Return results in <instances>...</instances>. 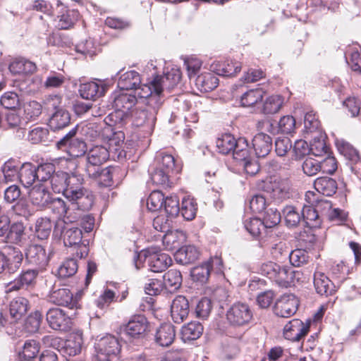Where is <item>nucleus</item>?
<instances>
[{
    "instance_id": "obj_53",
    "label": "nucleus",
    "mask_w": 361,
    "mask_h": 361,
    "mask_svg": "<svg viewBox=\"0 0 361 361\" xmlns=\"http://www.w3.org/2000/svg\"><path fill=\"white\" fill-rule=\"evenodd\" d=\"M263 95L262 89L250 90L242 95L240 102L243 106H252L262 101Z\"/></svg>"
},
{
    "instance_id": "obj_56",
    "label": "nucleus",
    "mask_w": 361,
    "mask_h": 361,
    "mask_svg": "<svg viewBox=\"0 0 361 361\" xmlns=\"http://www.w3.org/2000/svg\"><path fill=\"white\" fill-rule=\"evenodd\" d=\"M283 103V98L279 95H272L268 97L263 106V112L266 114L277 113Z\"/></svg>"
},
{
    "instance_id": "obj_44",
    "label": "nucleus",
    "mask_w": 361,
    "mask_h": 361,
    "mask_svg": "<svg viewBox=\"0 0 361 361\" xmlns=\"http://www.w3.org/2000/svg\"><path fill=\"white\" fill-rule=\"evenodd\" d=\"M302 221L305 226L310 228H317L321 224L319 212L311 204L305 205L302 210Z\"/></svg>"
},
{
    "instance_id": "obj_36",
    "label": "nucleus",
    "mask_w": 361,
    "mask_h": 361,
    "mask_svg": "<svg viewBox=\"0 0 361 361\" xmlns=\"http://www.w3.org/2000/svg\"><path fill=\"white\" fill-rule=\"evenodd\" d=\"M314 187L317 194L330 197L334 195L338 188L336 181L330 177L317 178L314 182Z\"/></svg>"
},
{
    "instance_id": "obj_54",
    "label": "nucleus",
    "mask_w": 361,
    "mask_h": 361,
    "mask_svg": "<svg viewBox=\"0 0 361 361\" xmlns=\"http://www.w3.org/2000/svg\"><path fill=\"white\" fill-rule=\"evenodd\" d=\"M77 260L73 258L64 261L58 268L57 274L60 278H68L73 276L78 271Z\"/></svg>"
},
{
    "instance_id": "obj_8",
    "label": "nucleus",
    "mask_w": 361,
    "mask_h": 361,
    "mask_svg": "<svg viewBox=\"0 0 361 361\" xmlns=\"http://www.w3.org/2000/svg\"><path fill=\"white\" fill-rule=\"evenodd\" d=\"M95 349L94 361H114L120 351V345L116 337L107 335L99 341Z\"/></svg>"
},
{
    "instance_id": "obj_14",
    "label": "nucleus",
    "mask_w": 361,
    "mask_h": 361,
    "mask_svg": "<svg viewBox=\"0 0 361 361\" xmlns=\"http://www.w3.org/2000/svg\"><path fill=\"white\" fill-rule=\"evenodd\" d=\"M27 122L16 111H11L6 114L4 122L3 129L4 130H11L15 139L20 140L26 135V126Z\"/></svg>"
},
{
    "instance_id": "obj_58",
    "label": "nucleus",
    "mask_w": 361,
    "mask_h": 361,
    "mask_svg": "<svg viewBox=\"0 0 361 361\" xmlns=\"http://www.w3.org/2000/svg\"><path fill=\"white\" fill-rule=\"evenodd\" d=\"M163 207L171 218L176 217L180 212L179 200L176 195L167 196L165 198Z\"/></svg>"
},
{
    "instance_id": "obj_10",
    "label": "nucleus",
    "mask_w": 361,
    "mask_h": 361,
    "mask_svg": "<svg viewBox=\"0 0 361 361\" xmlns=\"http://www.w3.org/2000/svg\"><path fill=\"white\" fill-rule=\"evenodd\" d=\"M264 190L271 198L281 202L290 196V183L288 178H271L264 183Z\"/></svg>"
},
{
    "instance_id": "obj_22",
    "label": "nucleus",
    "mask_w": 361,
    "mask_h": 361,
    "mask_svg": "<svg viewBox=\"0 0 361 361\" xmlns=\"http://www.w3.org/2000/svg\"><path fill=\"white\" fill-rule=\"evenodd\" d=\"M190 312L189 302L185 296H176L171 306V315L175 323L183 322L188 316Z\"/></svg>"
},
{
    "instance_id": "obj_29",
    "label": "nucleus",
    "mask_w": 361,
    "mask_h": 361,
    "mask_svg": "<svg viewBox=\"0 0 361 361\" xmlns=\"http://www.w3.org/2000/svg\"><path fill=\"white\" fill-rule=\"evenodd\" d=\"M314 286L317 293L321 295H331L336 291V286L320 271H315L314 274Z\"/></svg>"
},
{
    "instance_id": "obj_37",
    "label": "nucleus",
    "mask_w": 361,
    "mask_h": 361,
    "mask_svg": "<svg viewBox=\"0 0 361 361\" xmlns=\"http://www.w3.org/2000/svg\"><path fill=\"white\" fill-rule=\"evenodd\" d=\"M305 200L314 207L319 213H326L332 207V204L329 200L313 191H307L305 193Z\"/></svg>"
},
{
    "instance_id": "obj_47",
    "label": "nucleus",
    "mask_w": 361,
    "mask_h": 361,
    "mask_svg": "<svg viewBox=\"0 0 361 361\" xmlns=\"http://www.w3.org/2000/svg\"><path fill=\"white\" fill-rule=\"evenodd\" d=\"M53 224L48 217H39L35 221V233L37 238L47 239L50 235Z\"/></svg>"
},
{
    "instance_id": "obj_55",
    "label": "nucleus",
    "mask_w": 361,
    "mask_h": 361,
    "mask_svg": "<svg viewBox=\"0 0 361 361\" xmlns=\"http://www.w3.org/2000/svg\"><path fill=\"white\" fill-rule=\"evenodd\" d=\"M67 173L58 171L50 180L51 188L55 192H62L65 196V192L67 189Z\"/></svg>"
},
{
    "instance_id": "obj_63",
    "label": "nucleus",
    "mask_w": 361,
    "mask_h": 361,
    "mask_svg": "<svg viewBox=\"0 0 361 361\" xmlns=\"http://www.w3.org/2000/svg\"><path fill=\"white\" fill-rule=\"evenodd\" d=\"M262 221L266 228H271L279 224L281 221V214L276 208H268L264 211L263 220Z\"/></svg>"
},
{
    "instance_id": "obj_52",
    "label": "nucleus",
    "mask_w": 361,
    "mask_h": 361,
    "mask_svg": "<svg viewBox=\"0 0 361 361\" xmlns=\"http://www.w3.org/2000/svg\"><path fill=\"white\" fill-rule=\"evenodd\" d=\"M153 165L172 173L175 166V159L171 154L159 152Z\"/></svg>"
},
{
    "instance_id": "obj_11",
    "label": "nucleus",
    "mask_w": 361,
    "mask_h": 361,
    "mask_svg": "<svg viewBox=\"0 0 361 361\" xmlns=\"http://www.w3.org/2000/svg\"><path fill=\"white\" fill-rule=\"evenodd\" d=\"M123 331L131 338L143 339L149 331V324L143 314H135L123 326Z\"/></svg>"
},
{
    "instance_id": "obj_51",
    "label": "nucleus",
    "mask_w": 361,
    "mask_h": 361,
    "mask_svg": "<svg viewBox=\"0 0 361 361\" xmlns=\"http://www.w3.org/2000/svg\"><path fill=\"white\" fill-rule=\"evenodd\" d=\"M35 171L37 180L39 182L50 180L56 173L55 165L50 162L42 163L35 166Z\"/></svg>"
},
{
    "instance_id": "obj_30",
    "label": "nucleus",
    "mask_w": 361,
    "mask_h": 361,
    "mask_svg": "<svg viewBox=\"0 0 361 361\" xmlns=\"http://www.w3.org/2000/svg\"><path fill=\"white\" fill-rule=\"evenodd\" d=\"M200 252L194 245H185L179 248L174 254L177 263L187 265L195 262L199 257Z\"/></svg>"
},
{
    "instance_id": "obj_1",
    "label": "nucleus",
    "mask_w": 361,
    "mask_h": 361,
    "mask_svg": "<svg viewBox=\"0 0 361 361\" xmlns=\"http://www.w3.org/2000/svg\"><path fill=\"white\" fill-rule=\"evenodd\" d=\"M181 78L179 69L172 68L170 71L162 75H155L148 83L143 84L149 87L154 94L152 102L157 106L163 104L165 99L164 91L172 90L177 85Z\"/></svg>"
},
{
    "instance_id": "obj_16",
    "label": "nucleus",
    "mask_w": 361,
    "mask_h": 361,
    "mask_svg": "<svg viewBox=\"0 0 361 361\" xmlns=\"http://www.w3.org/2000/svg\"><path fill=\"white\" fill-rule=\"evenodd\" d=\"M46 319L50 328L56 331H68L71 329V317L60 308H51L46 314Z\"/></svg>"
},
{
    "instance_id": "obj_35",
    "label": "nucleus",
    "mask_w": 361,
    "mask_h": 361,
    "mask_svg": "<svg viewBox=\"0 0 361 361\" xmlns=\"http://www.w3.org/2000/svg\"><path fill=\"white\" fill-rule=\"evenodd\" d=\"M215 262L216 263H219L220 259L219 258H215L214 259L206 262L201 265L193 267L190 271L192 280L201 283H207L209 279L213 264Z\"/></svg>"
},
{
    "instance_id": "obj_5",
    "label": "nucleus",
    "mask_w": 361,
    "mask_h": 361,
    "mask_svg": "<svg viewBox=\"0 0 361 361\" xmlns=\"http://www.w3.org/2000/svg\"><path fill=\"white\" fill-rule=\"evenodd\" d=\"M138 97L136 94L122 93L114 98V106L116 109L114 113H111L104 119L109 125L116 124L122 121L125 113L130 110L137 103Z\"/></svg>"
},
{
    "instance_id": "obj_31",
    "label": "nucleus",
    "mask_w": 361,
    "mask_h": 361,
    "mask_svg": "<svg viewBox=\"0 0 361 361\" xmlns=\"http://www.w3.org/2000/svg\"><path fill=\"white\" fill-rule=\"evenodd\" d=\"M175 336L174 326L171 324L165 323L157 329L155 334V341L160 346L167 347L172 344Z\"/></svg>"
},
{
    "instance_id": "obj_27",
    "label": "nucleus",
    "mask_w": 361,
    "mask_h": 361,
    "mask_svg": "<svg viewBox=\"0 0 361 361\" xmlns=\"http://www.w3.org/2000/svg\"><path fill=\"white\" fill-rule=\"evenodd\" d=\"M8 69L13 75H26L35 72L37 66L35 63L23 57L13 59Z\"/></svg>"
},
{
    "instance_id": "obj_59",
    "label": "nucleus",
    "mask_w": 361,
    "mask_h": 361,
    "mask_svg": "<svg viewBox=\"0 0 361 361\" xmlns=\"http://www.w3.org/2000/svg\"><path fill=\"white\" fill-rule=\"evenodd\" d=\"M166 197L159 190L151 192L147 199V208L152 212H156L163 208Z\"/></svg>"
},
{
    "instance_id": "obj_46",
    "label": "nucleus",
    "mask_w": 361,
    "mask_h": 361,
    "mask_svg": "<svg viewBox=\"0 0 361 361\" xmlns=\"http://www.w3.org/2000/svg\"><path fill=\"white\" fill-rule=\"evenodd\" d=\"M23 255L19 250L13 249L12 252L6 256L5 270L8 274H14L18 271L22 265Z\"/></svg>"
},
{
    "instance_id": "obj_23",
    "label": "nucleus",
    "mask_w": 361,
    "mask_h": 361,
    "mask_svg": "<svg viewBox=\"0 0 361 361\" xmlns=\"http://www.w3.org/2000/svg\"><path fill=\"white\" fill-rule=\"evenodd\" d=\"M29 198L34 206L42 209L50 204L51 195L46 187L42 185H37L29 192Z\"/></svg>"
},
{
    "instance_id": "obj_20",
    "label": "nucleus",
    "mask_w": 361,
    "mask_h": 361,
    "mask_svg": "<svg viewBox=\"0 0 361 361\" xmlns=\"http://www.w3.org/2000/svg\"><path fill=\"white\" fill-rule=\"evenodd\" d=\"M49 301L59 306L68 307L73 309L76 307L77 302L73 299V295L67 288H59L56 289V285L53 286L52 290L49 295Z\"/></svg>"
},
{
    "instance_id": "obj_18",
    "label": "nucleus",
    "mask_w": 361,
    "mask_h": 361,
    "mask_svg": "<svg viewBox=\"0 0 361 361\" xmlns=\"http://www.w3.org/2000/svg\"><path fill=\"white\" fill-rule=\"evenodd\" d=\"M310 321L304 323L298 319L289 321L283 328L284 338L291 341H300L310 331Z\"/></svg>"
},
{
    "instance_id": "obj_9",
    "label": "nucleus",
    "mask_w": 361,
    "mask_h": 361,
    "mask_svg": "<svg viewBox=\"0 0 361 361\" xmlns=\"http://www.w3.org/2000/svg\"><path fill=\"white\" fill-rule=\"evenodd\" d=\"M65 197L70 201L73 212H75V210H77L76 212L88 211L94 204L92 192L85 188L78 189V191L69 190L66 192Z\"/></svg>"
},
{
    "instance_id": "obj_4",
    "label": "nucleus",
    "mask_w": 361,
    "mask_h": 361,
    "mask_svg": "<svg viewBox=\"0 0 361 361\" xmlns=\"http://www.w3.org/2000/svg\"><path fill=\"white\" fill-rule=\"evenodd\" d=\"M61 104V98L57 95L51 97L47 101L48 108L54 111L49 121V126L54 131L61 130L71 123L69 112Z\"/></svg>"
},
{
    "instance_id": "obj_25",
    "label": "nucleus",
    "mask_w": 361,
    "mask_h": 361,
    "mask_svg": "<svg viewBox=\"0 0 361 361\" xmlns=\"http://www.w3.org/2000/svg\"><path fill=\"white\" fill-rule=\"evenodd\" d=\"M241 68L240 62L232 60H226L224 62L215 61L211 65V69L214 73L224 77L235 76L240 71Z\"/></svg>"
},
{
    "instance_id": "obj_48",
    "label": "nucleus",
    "mask_w": 361,
    "mask_h": 361,
    "mask_svg": "<svg viewBox=\"0 0 361 361\" xmlns=\"http://www.w3.org/2000/svg\"><path fill=\"white\" fill-rule=\"evenodd\" d=\"M338 150L346 159L356 163L360 160V155L356 149L352 145L344 140H337L336 142Z\"/></svg>"
},
{
    "instance_id": "obj_40",
    "label": "nucleus",
    "mask_w": 361,
    "mask_h": 361,
    "mask_svg": "<svg viewBox=\"0 0 361 361\" xmlns=\"http://www.w3.org/2000/svg\"><path fill=\"white\" fill-rule=\"evenodd\" d=\"M18 178L25 188L32 185L35 180H37L35 166L30 163L23 164L20 168Z\"/></svg>"
},
{
    "instance_id": "obj_21",
    "label": "nucleus",
    "mask_w": 361,
    "mask_h": 361,
    "mask_svg": "<svg viewBox=\"0 0 361 361\" xmlns=\"http://www.w3.org/2000/svg\"><path fill=\"white\" fill-rule=\"evenodd\" d=\"M109 149L103 145H96L90 149L87 156V161L89 163L93 164L102 165L103 163L106 161L109 157L110 152L114 149L117 151V147L114 139L109 140Z\"/></svg>"
},
{
    "instance_id": "obj_17",
    "label": "nucleus",
    "mask_w": 361,
    "mask_h": 361,
    "mask_svg": "<svg viewBox=\"0 0 361 361\" xmlns=\"http://www.w3.org/2000/svg\"><path fill=\"white\" fill-rule=\"evenodd\" d=\"M56 12L59 18L56 27L59 30L72 28L80 17V13L77 10L68 9L60 1L56 2Z\"/></svg>"
},
{
    "instance_id": "obj_33",
    "label": "nucleus",
    "mask_w": 361,
    "mask_h": 361,
    "mask_svg": "<svg viewBox=\"0 0 361 361\" xmlns=\"http://www.w3.org/2000/svg\"><path fill=\"white\" fill-rule=\"evenodd\" d=\"M106 90V87L96 82H89L81 84L79 92L82 98L88 100H95L102 96Z\"/></svg>"
},
{
    "instance_id": "obj_64",
    "label": "nucleus",
    "mask_w": 361,
    "mask_h": 361,
    "mask_svg": "<svg viewBox=\"0 0 361 361\" xmlns=\"http://www.w3.org/2000/svg\"><path fill=\"white\" fill-rule=\"evenodd\" d=\"M294 271L290 267L286 266H280L279 264L276 278L274 280L276 282L281 285H286L291 283L293 279Z\"/></svg>"
},
{
    "instance_id": "obj_15",
    "label": "nucleus",
    "mask_w": 361,
    "mask_h": 361,
    "mask_svg": "<svg viewBox=\"0 0 361 361\" xmlns=\"http://www.w3.org/2000/svg\"><path fill=\"white\" fill-rule=\"evenodd\" d=\"M298 305L299 300L295 295L284 294L276 301L274 312L278 317L288 318L295 314Z\"/></svg>"
},
{
    "instance_id": "obj_3",
    "label": "nucleus",
    "mask_w": 361,
    "mask_h": 361,
    "mask_svg": "<svg viewBox=\"0 0 361 361\" xmlns=\"http://www.w3.org/2000/svg\"><path fill=\"white\" fill-rule=\"evenodd\" d=\"M216 146L218 152L222 154L232 153L236 160H244L249 153L248 143L247 140L240 137L236 140L230 133H226L216 139Z\"/></svg>"
},
{
    "instance_id": "obj_60",
    "label": "nucleus",
    "mask_w": 361,
    "mask_h": 361,
    "mask_svg": "<svg viewBox=\"0 0 361 361\" xmlns=\"http://www.w3.org/2000/svg\"><path fill=\"white\" fill-rule=\"evenodd\" d=\"M245 228L254 237L260 236L266 227L263 221L259 218H251L245 221Z\"/></svg>"
},
{
    "instance_id": "obj_50",
    "label": "nucleus",
    "mask_w": 361,
    "mask_h": 361,
    "mask_svg": "<svg viewBox=\"0 0 361 361\" xmlns=\"http://www.w3.org/2000/svg\"><path fill=\"white\" fill-rule=\"evenodd\" d=\"M197 204L193 198L190 197H184L182 200L180 212L183 217L187 221L192 220L197 214Z\"/></svg>"
},
{
    "instance_id": "obj_32",
    "label": "nucleus",
    "mask_w": 361,
    "mask_h": 361,
    "mask_svg": "<svg viewBox=\"0 0 361 361\" xmlns=\"http://www.w3.org/2000/svg\"><path fill=\"white\" fill-rule=\"evenodd\" d=\"M141 80L140 75L135 71H128L122 74L118 80V85L122 90H135V93L137 94V90L140 89L143 85H141ZM137 96V94H136Z\"/></svg>"
},
{
    "instance_id": "obj_43",
    "label": "nucleus",
    "mask_w": 361,
    "mask_h": 361,
    "mask_svg": "<svg viewBox=\"0 0 361 361\" xmlns=\"http://www.w3.org/2000/svg\"><path fill=\"white\" fill-rule=\"evenodd\" d=\"M203 332V326L198 322H191L183 326L181 329V336L184 341L197 339Z\"/></svg>"
},
{
    "instance_id": "obj_2",
    "label": "nucleus",
    "mask_w": 361,
    "mask_h": 361,
    "mask_svg": "<svg viewBox=\"0 0 361 361\" xmlns=\"http://www.w3.org/2000/svg\"><path fill=\"white\" fill-rule=\"evenodd\" d=\"M138 98L145 99L147 106L144 109H136L133 111L132 117L133 124L137 127L147 125L152 126L157 120V114L163 104L156 105L152 102L154 94L152 90L146 85H142L140 89L137 90Z\"/></svg>"
},
{
    "instance_id": "obj_12",
    "label": "nucleus",
    "mask_w": 361,
    "mask_h": 361,
    "mask_svg": "<svg viewBox=\"0 0 361 361\" xmlns=\"http://www.w3.org/2000/svg\"><path fill=\"white\" fill-rule=\"evenodd\" d=\"M38 274L39 270L36 268L21 271L13 281L7 284V292L32 288L36 285Z\"/></svg>"
},
{
    "instance_id": "obj_26",
    "label": "nucleus",
    "mask_w": 361,
    "mask_h": 361,
    "mask_svg": "<svg viewBox=\"0 0 361 361\" xmlns=\"http://www.w3.org/2000/svg\"><path fill=\"white\" fill-rule=\"evenodd\" d=\"M252 144L257 157H265L272 149L271 137L264 133L256 134L252 138Z\"/></svg>"
},
{
    "instance_id": "obj_38",
    "label": "nucleus",
    "mask_w": 361,
    "mask_h": 361,
    "mask_svg": "<svg viewBox=\"0 0 361 361\" xmlns=\"http://www.w3.org/2000/svg\"><path fill=\"white\" fill-rule=\"evenodd\" d=\"M195 85L201 92H211L218 86L219 79L212 73H204L197 77Z\"/></svg>"
},
{
    "instance_id": "obj_49",
    "label": "nucleus",
    "mask_w": 361,
    "mask_h": 361,
    "mask_svg": "<svg viewBox=\"0 0 361 361\" xmlns=\"http://www.w3.org/2000/svg\"><path fill=\"white\" fill-rule=\"evenodd\" d=\"M82 338L80 335L67 339L62 346L63 353L69 356L78 355L82 349Z\"/></svg>"
},
{
    "instance_id": "obj_7",
    "label": "nucleus",
    "mask_w": 361,
    "mask_h": 361,
    "mask_svg": "<svg viewBox=\"0 0 361 361\" xmlns=\"http://www.w3.org/2000/svg\"><path fill=\"white\" fill-rule=\"evenodd\" d=\"M53 213L59 216V219L56 222L54 232L57 233L62 224L77 221L81 214L78 212H73L71 204L67 206L64 200L61 198H51L48 206Z\"/></svg>"
},
{
    "instance_id": "obj_42",
    "label": "nucleus",
    "mask_w": 361,
    "mask_h": 361,
    "mask_svg": "<svg viewBox=\"0 0 361 361\" xmlns=\"http://www.w3.org/2000/svg\"><path fill=\"white\" fill-rule=\"evenodd\" d=\"M150 178L154 184L161 185L163 187H170L171 183L169 177L170 171L161 169L154 165L150 166L149 169Z\"/></svg>"
},
{
    "instance_id": "obj_61",
    "label": "nucleus",
    "mask_w": 361,
    "mask_h": 361,
    "mask_svg": "<svg viewBox=\"0 0 361 361\" xmlns=\"http://www.w3.org/2000/svg\"><path fill=\"white\" fill-rule=\"evenodd\" d=\"M19 164L13 159L8 160L2 166V172L6 180L12 181L18 178Z\"/></svg>"
},
{
    "instance_id": "obj_39",
    "label": "nucleus",
    "mask_w": 361,
    "mask_h": 361,
    "mask_svg": "<svg viewBox=\"0 0 361 361\" xmlns=\"http://www.w3.org/2000/svg\"><path fill=\"white\" fill-rule=\"evenodd\" d=\"M183 281L180 271L177 269H170L163 276L164 288L169 292L178 290Z\"/></svg>"
},
{
    "instance_id": "obj_57",
    "label": "nucleus",
    "mask_w": 361,
    "mask_h": 361,
    "mask_svg": "<svg viewBox=\"0 0 361 361\" xmlns=\"http://www.w3.org/2000/svg\"><path fill=\"white\" fill-rule=\"evenodd\" d=\"M39 348V343L37 341L28 340L24 343L23 350L19 353V357L24 360H31L37 356Z\"/></svg>"
},
{
    "instance_id": "obj_34",
    "label": "nucleus",
    "mask_w": 361,
    "mask_h": 361,
    "mask_svg": "<svg viewBox=\"0 0 361 361\" xmlns=\"http://www.w3.org/2000/svg\"><path fill=\"white\" fill-rule=\"evenodd\" d=\"M171 258L163 252H154L148 256V264L153 272H161L171 264Z\"/></svg>"
},
{
    "instance_id": "obj_28",
    "label": "nucleus",
    "mask_w": 361,
    "mask_h": 361,
    "mask_svg": "<svg viewBox=\"0 0 361 361\" xmlns=\"http://www.w3.org/2000/svg\"><path fill=\"white\" fill-rule=\"evenodd\" d=\"M29 308L28 300L23 297L13 298L9 304V312L11 316L10 323L16 322L21 319L27 313Z\"/></svg>"
},
{
    "instance_id": "obj_62",
    "label": "nucleus",
    "mask_w": 361,
    "mask_h": 361,
    "mask_svg": "<svg viewBox=\"0 0 361 361\" xmlns=\"http://www.w3.org/2000/svg\"><path fill=\"white\" fill-rule=\"evenodd\" d=\"M42 320V315L39 312L36 311L30 314L25 322V331L30 334L37 332L39 329Z\"/></svg>"
},
{
    "instance_id": "obj_45",
    "label": "nucleus",
    "mask_w": 361,
    "mask_h": 361,
    "mask_svg": "<svg viewBox=\"0 0 361 361\" xmlns=\"http://www.w3.org/2000/svg\"><path fill=\"white\" fill-rule=\"evenodd\" d=\"M286 224L289 228H295L302 221V213L295 206L287 205L283 209Z\"/></svg>"
},
{
    "instance_id": "obj_6",
    "label": "nucleus",
    "mask_w": 361,
    "mask_h": 361,
    "mask_svg": "<svg viewBox=\"0 0 361 361\" xmlns=\"http://www.w3.org/2000/svg\"><path fill=\"white\" fill-rule=\"evenodd\" d=\"M226 316V320L231 326L243 327L251 322L253 312L247 303L238 302L230 307Z\"/></svg>"
},
{
    "instance_id": "obj_41",
    "label": "nucleus",
    "mask_w": 361,
    "mask_h": 361,
    "mask_svg": "<svg viewBox=\"0 0 361 361\" xmlns=\"http://www.w3.org/2000/svg\"><path fill=\"white\" fill-rule=\"evenodd\" d=\"M8 240L17 245H23L27 240V234L23 223L16 222L11 225Z\"/></svg>"
},
{
    "instance_id": "obj_19",
    "label": "nucleus",
    "mask_w": 361,
    "mask_h": 361,
    "mask_svg": "<svg viewBox=\"0 0 361 361\" xmlns=\"http://www.w3.org/2000/svg\"><path fill=\"white\" fill-rule=\"evenodd\" d=\"M25 255L27 262L37 267L38 270L44 269L49 262L45 249L39 245H30L25 250Z\"/></svg>"
},
{
    "instance_id": "obj_24",
    "label": "nucleus",
    "mask_w": 361,
    "mask_h": 361,
    "mask_svg": "<svg viewBox=\"0 0 361 361\" xmlns=\"http://www.w3.org/2000/svg\"><path fill=\"white\" fill-rule=\"evenodd\" d=\"M63 234V243L66 246L73 247L82 243V233L81 228L71 225L62 224L58 230V233Z\"/></svg>"
},
{
    "instance_id": "obj_13",
    "label": "nucleus",
    "mask_w": 361,
    "mask_h": 361,
    "mask_svg": "<svg viewBox=\"0 0 361 361\" xmlns=\"http://www.w3.org/2000/svg\"><path fill=\"white\" fill-rule=\"evenodd\" d=\"M77 130V127L72 128L56 142V146L61 149L68 147V152L71 156L78 157L82 156L87 149L86 144L82 140L75 137Z\"/></svg>"
}]
</instances>
